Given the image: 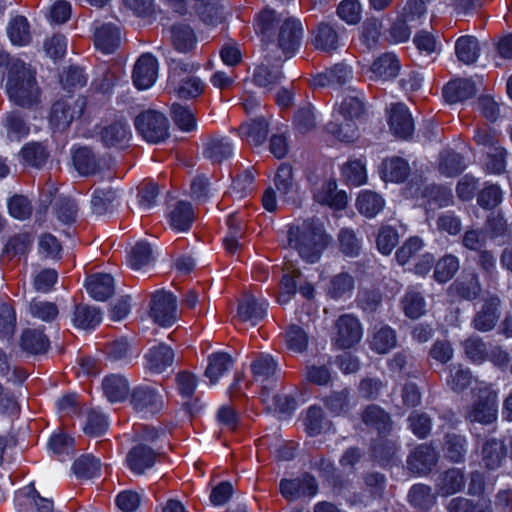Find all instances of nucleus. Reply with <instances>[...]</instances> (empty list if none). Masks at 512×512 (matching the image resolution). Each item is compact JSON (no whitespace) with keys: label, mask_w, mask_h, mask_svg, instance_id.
Returning a JSON list of instances; mask_svg holds the SVG:
<instances>
[{"label":"nucleus","mask_w":512,"mask_h":512,"mask_svg":"<svg viewBox=\"0 0 512 512\" xmlns=\"http://www.w3.org/2000/svg\"><path fill=\"white\" fill-rule=\"evenodd\" d=\"M258 29L269 45L276 46L282 51L279 63L258 67L253 75L257 86L270 91L277 90L275 100L282 111L288 109V93L282 84L286 80L283 70L288 58L287 28L288 17L275 10L265 9L258 17Z\"/></svg>","instance_id":"obj_1"},{"label":"nucleus","mask_w":512,"mask_h":512,"mask_svg":"<svg viewBox=\"0 0 512 512\" xmlns=\"http://www.w3.org/2000/svg\"><path fill=\"white\" fill-rule=\"evenodd\" d=\"M0 66L5 67V86L10 100L21 107L36 106L41 93L35 72L22 60L6 53L0 54Z\"/></svg>","instance_id":"obj_2"},{"label":"nucleus","mask_w":512,"mask_h":512,"mask_svg":"<svg viewBox=\"0 0 512 512\" xmlns=\"http://www.w3.org/2000/svg\"><path fill=\"white\" fill-rule=\"evenodd\" d=\"M333 241V236L320 219H307L290 228V245L302 260L310 264L317 263Z\"/></svg>","instance_id":"obj_3"},{"label":"nucleus","mask_w":512,"mask_h":512,"mask_svg":"<svg viewBox=\"0 0 512 512\" xmlns=\"http://www.w3.org/2000/svg\"><path fill=\"white\" fill-rule=\"evenodd\" d=\"M474 391L477 396L473 404L468 408L466 417L470 422L489 425L497 420L498 404L497 394L485 383L479 384Z\"/></svg>","instance_id":"obj_4"},{"label":"nucleus","mask_w":512,"mask_h":512,"mask_svg":"<svg viewBox=\"0 0 512 512\" xmlns=\"http://www.w3.org/2000/svg\"><path fill=\"white\" fill-rule=\"evenodd\" d=\"M135 127L150 143H159L168 137V120L157 111L149 110L138 115L135 119Z\"/></svg>","instance_id":"obj_5"},{"label":"nucleus","mask_w":512,"mask_h":512,"mask_svg":"<svg viewBox=\"0 0 512 512\" xmlns=\"http://www.w3.org/2000/svg\"><path fill=\"white\" fill-rule=\"evenodd\" d=\"M84 107L85 100L81 97L61 98L52 106L50 124L57 129H65L82 114Z\"/></svg>","instance_id":"obj_6"},{"label":"nucleus","mask_w":512,"mask_h":512,"mask_svg":"<svg viewBox=\"0 0 512 512\" xmlns=\"http://www.w3.org/2000/svg\"><path fill=\"white\" fill-rule=\"evenodd\" d=\"M150 316L160 326L173 325L177 320V298L170 292H156L152 298Z\"/></svg>","instance_id":"obj_7"},{"label":"nucleus","mask_w":512,"mask_h":512,"mask_svg":"<svg viewBox=\"0 0 512 512\" xmlns=\"http://www.w3.org/2000/svg\"><path fill=\"white\" fill-rule=\"evenodd\" d=\"M336 330L335 343L343 349L354 346L363 336V329L359 320L350 314L338 318Z\"/></svg>","instance_id":"obj_8"},{"label":"nucleus","mask_w":512,"mask_h":512,"mask_svg":"<svg viewBox=\"0 0 512 512\" xmlns=\"http://www.w3.org/2000/svg\"><path fill=\"white\" fill-rule=\"evenodd\" d=\"M130 404L137 412L155 413L162 408L163 397L156 388L141 385L132 390Z\"/></svg>","instance_id":"obj_9"},{"label":"nucleus","mask_w":512,"mask_h":512,"mask_svg":"<svg viewBox=\"0 0 512 512\" xmlns=\"http://www.w3.org/2000/svg\"><path fill=\"white\" fill-rule=\"evenodd\" d=\"M158 77V61L151 54H143L135 63L133 70V83L140 89L145 90L154 85Z\"/></svg>","instance_id":"obj_10"},{"label":"nucleus","mask_w":512,"mask_h":512,"mask_svg":"<svg viewBox=\"0 0 512 512\" xmlns=\"http://www.w3.org/2000/svg\"><path fill=\"white\" fill-rule=\"evenodd\" d=\"M500 299L497 296H488L483 299L481 308L473 319V327L480 332L492 330L500 318Z\"/></svg>","instance_id":"obj_11"},{"label":"nucleus","mask_w":512,"mask_h":512,"mask_svg":"<svg viewBox=\"0 0 512 512\" xmlns=\"http://www.w3.org/2000/svg\"><path fill=\"white\" fill-rule=\"evenodd\" d=\"M268 303L263 298H257L253 294H246L239 302L237 319L242 323L255 326L261 321L267 312Z\"/></svg>","instance_id":"obj_12"},{"label":"nucleus","mask_w":512,"mask_h":512,"mask_svg":"<svg viewBox=\"0 0 512 512\" xmlns=\"http://www.w3.org/2000/svg\"><path fill=\"white\" fill-rule=\"evenodd\" d=\"M389 127L392 133L399 138L407 139L412 135L414 131L413 119L404 104L391 105Z\"/></svg>","instance_id":"obj_13"},{"label":"nucleus","mask_w":512,"mask_h":512,"mask_svg":"<svg viewBox=\"0 0 512 512\" xmlns=\"http://www.w3.org/2000/svg\"><path fill=\"white\" fill-rule=\"evenodd\" d=\"M507 447L504 441L490 438L483 442L480 449V462L488 470H496L505 461Z\"/></svg>","instance_id":"obj_14"},{"label":"nucleus","mask_w":512,"mask_h":512,"mask_svg":"<svg viewBox=\"0 0 512 512\" xmlns=\"http://www.w3.org/2000/svg\"><path fill=\"white\" fill-rule=\"evenodd\" d=\"M314 198L319 204L326 205L336 211L345 209L348 204L347 193L338 190L337 183L332 180L323 183L315 193Z\"/></svg>","instance_id":"obj_15"},{"label":"nucleus","mask_w":512,"mask_h":512,"mask_svg":"<svg viewBox=\"0 0 512 512\" xmlns=\"http://www.w3.org/2000/svg\"><path fill=\"white\" fill-rule=\"evenodd\" d=\"M436 462L435 449L425 444L417 447L407 459L408 468L418 474L428 473Z\"/></svg>","instance_id":"obj_16"},{"label":"nucleus","mask_w":512,"mask_h":512,"mask_svg":"<svg viewBox=\"0 0 512 512\" xmlns=\"http://www.w3.org/2000/svg\"><path fill=\"white\" fill-rule=\"evenodd\" d=\"M167 217L173 230L186 232L190 229L195 219V214L190 203L178 201L170 208Z\"/></svg>","instance_id":"obj_17"},{"label":"nucleus","mask_w":512,"mask_h":512,"mask_svg":"<svg viewBox=\"0 0 512 512\" xmlns=\"http://www.w3.org/2000/svg\"><path fill=\"white\" fill-rule=\"evenodd\" d=\"M146 368L152 373H162L174 361V352L166 344H159L149 349L145 356Z\"/></svg>","instance_id":"obj_18"},{"label":"nucleus","mask_w":512,"mask_h":512,"mask_svg":"<svg viewBox=\"0 0 512 512\" xmlns=\"http://www.w3.org/2000/svg\"><path fill=\"white\" fill-rule=\"evenodd\" d=\"M364 113V102L362 94L355 90L349 91L332 115L342 117L343 120L356 121Z\"/></svg>","instance_id":"obj_19"},{"label":"nucleus","mask_w":512,"mask_h":512,"mask_svg":"<svg viewBox=\"0 0 512 512\" xmlns=\"http://www.w3.org/2000/svg\"><path fill=\"white\" fill-rule=\"evenodd\" d=\"M352 78V70L345 64H336L330 69L319 73L312 79L314 87L338 86Z\"/></svg>","instance_id":"obj_20"},{"label":"nucleus","mask_w":512,"mask_h":512,"mask_svg":"<svg viewBox=\"0 0 512 512\" xmlns=\"http://www.w3.org/2000/svg\"><path fill=\"white\" fill-rule=\"evenodd\" d=\"M355 206L361 215L374 218L384 209L385 200L379 193L364 189L358 193Z\"/></svg>","instance_id":"obj_21"},{"label":"nucleus","mask_w":512,"mask_h":512,"mask_svg":"<svg viewBox=\"0 0 512 512\" xmlns=\"http://www.w3.org/2000/svg\"><path fill=\"white\" fill-rule=\"evenodd\" d=\"M326 132L336 140L350 143L358 138L357 124L352 120H343L342 117L332 115V120L325 127Z\"/></svg>","instance_id":"obj_22"},{"label":"nucleus","mask_w":512,"mask_h":512,"mask_svg":"<svg viewBox=\"0 0 512 512\" xmlns=\"http://www.w3.org/2000/svg\"><path fill=\"white\" fill-rule=\"evenodd\" d=\"M400 64L395 54L385 53L378 57L370 68L371 79L390 80L398 75Z\"/></svg>","instance_id":"obj_23"},{"label":"nucleus","mask_w":512,"mask_h":512,"mask_svg":"<svg viewBox=\"0 0 512 512\" xmlns=\"http://www.w3.org/2000/svg\"><path fill=\"white\" fill-rule=\"evenodd\" d=\"M251 370L254 381L262 385V390H264V385L271 386L276 384L274 376L277 371V363L269 355H262L255 359L251 363Z\"/></svg>","instance_id":"obj_24"},{"label":"nucleus","mask_w":512,"mask_h":512,"mask_svg":"<svg viewBox=\"0 0 512 512\" xmlns=\"http://www.w3.org/2000/svg\"><path fill=\"white\" fill-rule=\"evenodd\" d=\"M156 457V453L151 448L139 445L128 453L127 464L132 472L142 474L155 464Z\"/></svg>","instance_id":"obj_25"},{"label":"nucleus","mask_w":512,"mask_h":512,"mask_svg":"<svg viewBox=\"0 0 512 512\" xmlns=\"http://www.w3.org/2000/svg\"><path fill=\"white\" fill-rule=\"evenodd\" d=\"M268 126L269 124L264 118L253 119L240 126L239 136L250 145L260 146L267 138Z\"/></svg>","instance_id":"obj_26"},{"label":"nucleus","mask_w":512,"mask_h":512,"mask_svg":"<svg viewBox=\"0 0 512 512\" xmlns=\"http://www.w3.org/2000/svg\"><path fill=\"white\" fill-rule=\"evenodd\" d=\"M261 399L266 409L274 414H285L288 405V395L282 387L278 389L277 385H264L261 391Z\"/></svg>","instance_id":"obj_27"},{"label":"nucleus","mask_w":512,"mask_h":512,"mask_svg":"<svg viewBox=\"0 0 512 512\" xmlns=\"http://www.w3.org/2000/svg\"><path fill=\"white\" fill-rule=\"evenodd\" d=\"M86 288L93 299L104 301L114 293V279L110 274H95L87 278Z\"/></svg>","instance_id":"obj_28"},{"label":"nucleus","mask_w":512,"mask_h":512,"mask_svg":"<svg viewBox=\"0 0 512 512\" xmlns=\"http://www.w3.org/2000/svg\"><path fill=\"white\" fill-rule=\"evenodd\" d=\"M475 93V84L469 79L453 80L443 88V97L450 104L469 99Z\"/></svg>","instance_id":"obj_29"},{"label":"nucleus","mask_w":512,"mask_h":512,"mask_svg":"<svg viewBox=\"0 0 512 512\" xmlns=\"http://www.w3.org/2000/svg\"><path fill=\"white\" fill-rule=\"evenodd\" d=\"M233 364L234 361L228 353L215 352L209 355L205 376L210 380V384L215 385Z\"/></svg>","instance_id":"obj_30"},{"label":"nucleus","mask_w":512,"mask_h":512,"mask_svg":"<svg viewBox=\"0 0 512 512\" xmlns=\"http://www.w3.org/2000/svg\"><path fill=\"white\" fill-rule=\"evenodd\" d=\"M103 390L109 402L117 403L127 399L130 386L124 376L113 374L103 380Z\"/></svg>","instance_id":"obj_31"},{"label":"nucleus","mask_w":512,"mask_h":512,"mask_svg":"<svg viewBox=\"0 0 512 512\" xmlns=\"http://www.w3.org/2000/svg\"><path fill=\"white\" fill-rule=\"evenodd\" d=\"M455 54L463 64H474L480 56L479 41L471 35L459 37L455 42Z\"/></svg>","instance_id":"obj_32"},{"label":"nucleus","mask_w":512,"mask_h":512,"mask_svg":"<svg viewBox=\"0 0 512 512\" xmlns=\"http://www.w3.org/2000/svg\"><path fill=\"white\" fill-rule=\"evenodd\" d=\"M355 287V280L347 272H341L333 276L327 288V295L335 300L350 298Z\"/></svg>","instance_id":"obj_33"},{"label":"nucleus","mask_w":512,"mask_h":512,"mask_svg":"<svg viewBox=\"0 0 512 512\" xmlns=\"http://www.w3.org/2000/svg\"><path fill=\"white\" fill-rule=\"evenodd\" d=\"M30 128L18 112H10L3 120V132L7 142H18L29 134Z\"/></svg>","instance_id":"obj_34"},{"label":"nucleus","mask_w":512,"mask_h":512,"mask_svg":"<svg viewBox=\"0 0 512 512\" xmlns=\"http://www.w3.org/2000/svg\"><path fill=\"white\" fill-rule=\"evenodd\" d=\"M93 213L105 215L119 205V195L115 189H96L91 200Z\"/></svg>","instance_id":"obj_35"},{"label":"nucleus","mask_w":512,"mask_h":512,"mask_svg":"<svg viewBox=\"0 0 512 512\" xmlns=\"http://www.w3.org/2000/svg\"><path fill=\"white\" fill-rule=\"evenodd\" d=\"M120 43L118 27L104 24L95 31V46L105 54L113 53Z\"/></svg>","instance_id":"obj_36"},{"label":"nucleus","mask_w":512,"mask_h":512,"mask_svg":"<svg viewBox=\"0 0 512 512\" xmlns=\"http://www.w3.org/2000/svg\"><path fill=\"white\" fill-rule=\"evenodd\" d=\"M313 43L316 49L330 53L338 49L341 39L333 26L322 23L315 30Z\"/></svg>","instance_id":"obj_37"},{"label":"nucleus","mask_w":512,"mask_h":512,"mask_svg":"<svg viewBox=\"0 0 512 512\" xmlns=\"http://www.w3.org/2000/svg\"><path fill=\"white\" fill-rule=\"evenodd\" d=\"M103 143L109 147H124L131 138L129 125L116 122L104 128L101 133Z\"/></svg>","instance_id":"obj_38"},{"label":"nucleus","mask_w":512,"mask_h":512,"mask_svg":"<svg viewBox=\"0 0 512 512\" xmlns=\"http://www.w3.org/2000/svg\"><path fill=\"white\" fill-rule=\"evenodd\" d=\"M397 344V336L394 329L387 325L375 328L370 340V347L379 354L388 353Z\"/></svg>","instance_id":"obj_39"},{"label":"nucleus","mask_w":512,"mask_h":512,"mask_svg":"<svg viewBox=\"0 0 512 512\" xmlns=\"http://www.w3.org/2000/svg\"><path fill=\"white\" fill-rule=\"evenodd\" d=\"M401 303L405 315L411 319H418L426 313V300L415 287L406 291Z\"/></svg>","instance_id":"obj_40"},{"label":"nucleus","mask_w":512,"mask_h":512,"mask_svg":"<svg viewBox=\"0 0 512 512\" xmlns=\"http://www.w3.org/2000/svg\"><path fill=\"white\" fill-rule=\"evenodd\" d=\"M464 483L463 472L460 469H450L439 476L436 485L440 495L449 496L459 492Z\"/></svg>","instance_id":"obj_41"},{"label":"nucleus","mask_w":512,"mask_h":512,"mask_svg":"<svg viewBox=\"0 0 512 512\" xmlns=\"http://www.w3.org/2000/svg\"><path fill=\"white\" fill-rule=\"evenodd\" d=\"M102 315L96 307L78 305L74 311L72 322L75 327L83 330L95 329L101 323Z\"/></svg>","instance_id":"obj_42"},{"label":"nucleus","mask_w":512,"mask_h":512,"mask_svg":"<svg viewBox=\"0 0 512 512\" xmlns=\"http://www.w3.org/2000/svg\"><path fill=\"white\" fill-rule=\"evenodd\" d=\"M7 34L11 43L16 46H25L31 41L29 23L23 16L11 18L7 26Z\"/></svg>","instance_id":"obj_43"},{"label":"nucleus","mask_w":512,"mask_h":512,"mask_svg":"<svg viewBox=\"0 0 512 512\" xmlns=\"http://www.w3.org/2000/svg\"><path fill=\"white\" fill-rule=\"evenodd\" d=\"M234 151L232 142L226 138H216L210 140L204 149V155L213 163H220L228 159Z\"/></svg>","instance_id":"obj_44"},{"label":"nucleus","mask_w":512,"mask_h":512,"mask_svg":"<svg viewBox=\"0 0 512 512\" xmlns=\"http://www.w3.org/2000/svg\"><path fill=\"white\" fill-rule=\"evenodd\" d=\"M21 347L31 354L46 352L49 347V340L41 330L26 329L21 335Z\"/></svg>","instance_id":"obj_45"},{"label":"nucleus","mask_w":512,"mask_h":512,"mask_svg":"<svg viewBox=\"0 0 512 512\" xmlns=\"http://www.w3.org/2000/svg\"><path fill=\"white\" fill-rule=\"evenodd\" d=\"M409 172V164L402 158H390L383 163L382 175L385 181L403 182L408 177Z\"/></svg>","instance_id":"obj_46"},{"label":"nucleus","mask_w":512,"mask_h":512,"mask_svg":"<svg viewBox=\"0 0 512 512\" xmlns=\"http://www.w3.org/2000/svg\"><path fill=\"white\" fill-rule=\"evenodd\" d=\"M344 180L353 186H361L367 182L366 163L362 159L350 160L342 166Z\"/></svg>","instance_id":"obj_47"},{"label":"nucleus","mask_w":512,"mask_h":512,"mask_svg":"<svg viewBox=\"0 0 512 512\" xmlns=\"http://www.w3.org/2000/svg\"><path fill=\"white\" fill-rule=\"evenodd\" d=\"M363 422L378 430L379 433H385L390 429V417L380 407L376 405L368 406L362 415Z\"/></svg>","instance_id":"obj_48"},{"label":"nucleus","mask_w":512,"mask_h":512,"mask_svg":"<svg viewBox=\"0 0 512 512\" xmlns=\"http://www.w3.org/2000/svg\"><path fill=\"white\" fill-rule=\"evenodd\" d=\"M73 164L81 175H90L97 170V161L92 151L86 147L74 150Z\"/></svg>","instance_id":"obj_49"},{"label":"nucleus","mask_w":512,"mask_h":512,"mask_svg":"<svg viewBox=\"0 0 512 512\" xmlns=\"http://www.w3.org/2000/svg\"><path fill=\"white\" fill-rule=\"evenodd\" d=\"M327 408L335 415H346L355 405L347 390L334 392L325 400Z\"/></svg>","instance_id":"obj_50"},{"label":"nucleus","mask_w":512,"mask_h":512,"mask_svg":"<svg viewBox=\"0 0 512 512\" xmlns=\"http://www.w3.org/2000/svg\"><path fill=\"white\" fill-rule=\"evenodd\" d=\"M459 259L451 254L443 256L435 265L434 278L439 283L449 281L459 270Z\"/></svg>","instance_id":"obj_51"},{"label":"nucleus","mask_w":512,"mask_h":512,"mask_svg":"<svg viewBox=\"0 0 512 512\" xmlns=\"http://www.w3.org/2000/svg\"><path fill=\"white\" fill-rule=\"evenodd\" d=\"M171 38L174 47L179 52H188L195 45V36L193 31L186 25H174L171 29Z\"/></svg>","instance_id":"obj_52"},{"label":"nucleus","mask_w":512,"mask_h":512,"mask_svg":"<svg viewBox=\"0 0 512 512\" xmlns=\"http://www.w3.org/2000/svg\"><path fill=\"white\" fill-rule=\"evenodd\" d=\"M23 161L33 167H41L48 159L49 153L41 143L31 142L21 149Z\"/></svg>","instance_id":"obj_53"},{"label":"nucleus","mask_w":512,"mask_h":512,"mask_svg":"<svg viewBox=\"0 0 512 512\" xmlns=\"http://www.w3.org/2000/svg\"><path fill=\"white\" fill-rule=\"evenodd\" d=\"M463 158L453 151H445L440 156L439 171L441 174L454 177L465 169Z\"/></svg>","instance_id":"obj_54"},{"label":"nucleus","mask_w":512,"mask_h":512,"mask_svg":"<svg viewBox=\"0 0 512 512\" xmlns=\"http://www.w3.org/2000/svg\"><path fill=\"white\" fill-rule=\"evenodd\" d=\"M339 250L348 257H357L361 250V241L350 228H342L337 236Z\"/></svg>","instance_id":"obj_55"},{"label":"nucleus","mask_w":512,"mask_h":512,"mask_svg":"<svg viewBox=\"0 0 512 512\" xmlns=\"http://www.w3.org/2000/svg\"><path fill=\"white\" fill-rule=\"evenodd\" d=\"M305 425L308 433L312 436L330 430L331 424L324 418L320 407H310L307 411Z\"/></svg>","instance_id":"obj_56"},{"label":"nucleus","mask_w":512,"mask_h":512,"mask_svg":"<svg viewBox=\"0 0 512 512\" xmlns=\"http://www.w3.org/2000/svg\"><path fill=\"white\" fill-rule=\"evenodd\" d=\"M129 265L134 270H139L153 261L151 246L144 241L138 242L129 254Z\"/></svg>","instance_id":"obj_57"},{"label":"nucleus","mask_w":512,"mask_h":512,"mask_svg":"<svg viewBox=\"0 0 512 512\" xmlns=\"http://www.w3.org/2000/svg\"><path fill=\"white\" fill-rule=\"evenodd\" d=\"M100 469V461L92 455H84L73 464V470L80 478L89 479L96 477L99 475Z\"/></svg>","instance_id":"obj_58"},{"label":"nucleus","mask_w":512,"mask_h":512,"mask_svg":"<svg viewBox=\"0 0 512 512\" xmlns=\"http://www.w3.org/2000/svg\"><path fill=\"white\" fill-rule=\"evenodd\" d=\"M409 502L419 509H429L435 502L431 488L423 485H413L408 494Z\"/></svg>","instance_id":"obj_59"},{"label":"nucleus","mask_w":512,"mask_h":512,"mask_svg":"<svg viewBox=\"0 0 512 512\" xmlns=\"http://www.w3.org/2000/svg\"><path fill=\"white\" fill-rule=\"evenodd\" d=\"M180 98L189 99L198 97L204 90V83L196 76H186L179 80L174 88Z\"/></svg>","instance_id":"obj_60"},{"label":"nucleus","mask_w":512,"mask_h":512,"mask_svg":"<svg viewBox=\"0 0 512 512\" xmlns=\"http://www.w3.org/2000/svg\"><path fill=\"white\" fill-rule=\"evenodd\" d=\"M294 130L299 134L311 132L316 127V117L313 108L307 105L299 109L294 115Z\"/></svg>","instance_id":"obj_61"},{"label":"nucleus","mask_w":512,"mask_h":512,"mask_svg":"<svg viewBox=\"0 0 512 512\" xmlns=\"http://www.w3.org/2000/svg\"><path fill=\"white\" fill-rule=\"evenodd\" d=\"M467 452L466 438L461 435L450 434L447 436L445 453L446 456L454 462H460L464 459Z\"/></svg>","instance_id":"obj_62"},{"label":"nucleus","mask_w":512,"mask_h":512,"mask_svg":"<svg viewBox=\"0 0 512 512\" xmlns=\"http://www.w3.org/2000/svg\"><path fill=\"white\" fill-rule=\"evenodd\" d=\"M424 247L423 240L419 237H410L396 252V259L400 265L407 264L414 259Z\"/></svg>","instance_id":"obj_63"},{"label":"nucleus","mask_w":512,"mask_h":512,"mask_svg":"<svg viewBox=\"0 0 512 512\" xmlns=\"http://www.w3.org/2000/svg\"><path fill=\"white\" fill-rule=\"evenodd\" d=\"M472 376L468 369H464L461 365H453L450 367V375L447 378V385L455 392H461L471 384Z\"/></svg>","instance_id":"obj_64"}]
</instances>
